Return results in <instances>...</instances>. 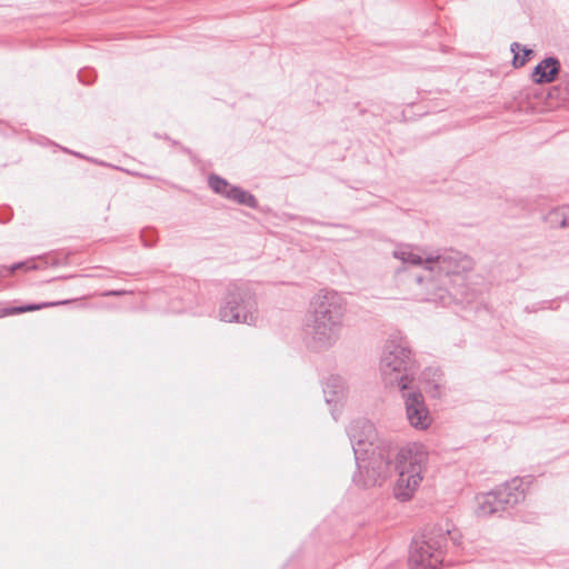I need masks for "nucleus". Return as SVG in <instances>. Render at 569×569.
Listing matches in <instances>:
<instances>
[{
	"mask_svg": "<svg viewBox=\"0 0 569 569\" xmlns=\"http://www.w3.org/2000/svg\"><path fill=\"white\" fill-rule=\"evenodd\" d=\"M393 256L397 259H400L403 263H410L413 266H423V268L426 269L425 258L418 253H415L413 251L409 250L408 248H400L398 250H395Z\"/></svg>",
	"mask_w": 569,
	"mask_h": 569,
	"instance_id": "15",
	"label": "nucleus"
},
{
	"mask_svg": "<svg viewBox=\"0 0 569 569\" xmlns=\"http://www.w3.org/2000/svg\"><path fill=\"white\" fill-rule=\"evenodd\" d=\"M127 293H130V292L126 291V290H109V291H106L102 296H104V297H120V296H123V295H127Z\"/></svg>",
	"mask_w": 569,
	"mask_h": 569,
	"instance_id": "20",
	"label": "nucleus"
},
{
	"mask_svg": "<svg viewBox=\"0 0 569 569\" xmlns=\"http://www.w3.org/2000/svg\"><path fill=\"white\" fill-rule=\"evenodd\" d=\"M561 71V64L558 58L547 57L542 59L531 73L532 82L536 84H546L553 82Z\"/></svg>",
	"mask_w": 569,
	"mask_h": 569,
	"instance_id": "10",
	"label": "nucleus"
},
{
	"mask_svg": "<svg viewBox=\"0 0 569 569\" xmlns=\"http://www.w3.org/2000/svg\"><path fill=\"white\" fill-rule=\"evenodd\" d=\"M323 392L328 403L338 402L343 397V383L341 378L331 377L327 380Z\"/></svg>",
	"mask_w": 569,
	"mask_h": 569,
	"instance_id": "13",
	"label": "nucleus"
},
{
	"mask_svg": "<svg viewBox=\"0 0 569 569\" xmlns=\"http://www.w3.org/2000/svg\"><path fill=\"white\" fill-rule=\"evenodd\" d=\"M416 361L411 350L401 338L389 339L380 360V372L386 386L397 387L401 391L411 389L416 375Z\"/></svg>",
	"mask_w": 569,
	"mask_h": 569,
	"instance_id": "3",
	"label": "nucleus"
},
{
	"mask_svg": "<svg viewBox=\"0 0 569 569\" xmlns=\"http://www.w3.org/2000/svg\"><path fill=\"white\" fill-rule=\"evenodd\" d=\"M219 318L224 322L253 325L258 318L254 292L247 282H231L227 287Z\"/></svg>",
	"mask_w": 569,
	"mask_h": 569,
	"instance_id": "4",
	"label": "nucleus"
},
{
	"mask_svg": "<svg viewBox=\"0 0 569 569\" xmlns=\"http://www.w3.org/2000/svg\"><path fill=\"white\" fill-rule=\"evenodd\" d=\"M227 199L252 209L257 208L258 206V201L253 194L237 186H232L231 188H229Z\"/></svg>",
	"mask_w": 569,
	"mask_h": 569,
	"instance_id": "12",
	"label": "nucleus"
},
{
	"mask_svg": "<svg viewBox=\"0 0 569 569\" xmlns=\"http://www.w3.org/2000/svg\"><path fill=\"white\" fill-rule=\"evenodd\" d=\"M426 276H416L415 279L418 283L423 280L433 287V282L440 280L441 277H449L451 274H459L471 269L469 258L457 250L438 251L437 254H429L425 257Z\"/></svg>",
	"mask_w": 569,
	"mask_h": 569,
	"instance_id": "6",
	"label": "nucleus"
},
{
	"mask_svg": "<svg viewBox=\"0 0 569 569\" xmlns=\"http://www.w3.org/2000/svg\"><path fill=\"white\" fill-rule=\"evenodd\" d=\"M209 187L213 192L221 194L227 198V193L229 192V188L232 186L223 178L218 174H210L208 178Z\"/></svg>",
	"mask_w": 569,
	"mask_h": 569,
	"instance_id": "16",
	"label": "nucleus"
},
{
	"mask_svg": "<svg viewBox=\"0 0 569 569\" xmlns=\"http://www.w3.org/2000/svg\"><path fill=\"white\" fill-rule=\"evenodd\" d=\"M449 535V530L439 527L423 535L421 541L415 540L408 560L410 569H439Z\"/></svg>",
	"mask_w": 569,
	"mask_h": 569,
	"instance_id": "5",
	"label": "nucleus"
},
{
	"mask_svg": "<svg viewBox=\"0 0 569 569\" xmlns=\"http://www.w3.org/2000/svg\"><path fill=\"white\" fill-rule=\"evenodd\" d=\"M373 432V425L367 419H356L350 422L347 429V433L352 445V449L357 461L359 460V451H367L365 446L367 442L371 443Z\"/></svg>",
	"mask_w": 569,
	"mask_h": 569,
	"instance_id": "8",
	"label": "nucleus"
},
{
	"mask_svg": "<svg viewBox=\"0 0 569 569\" xmlns=\"http://www.w3.org/2000/svg\"><path fill=\"white\" fill-rule=\"evenodd\" d=\"M428 462L429 453L422 443L412 442L399 450L390 446L377 447L365 466L367 476L362 485H381L393 472H398L393 495L398 500L408 501L420 486Z\"/></svg>",
	"mask_w": 569,
	"mask_h": 569,
	"instance_id": "1",
	"label": "nucleus"
},
{
	"mask_svg": "<svg viewBox=\"0 0 569 569\" xmlns=\"http://www.w3.org/2000/svg\"><path fill=\"white\" fill-rule=\"evenodd\" d=\"M347 305L330 289L319 290L310 300L305 333L315 349L327 350L340 339Z\"/></svg>",
	"mask_w": 569,
	"mask_h": 569,
	"instance_id": "2",
	"label": "nucleus"
},
{
	"mask_svg": "<svg viewBox=\"0 0 569 569\" xmlns=\"http://www.w3.org/2000/svg\"><path fill=\"white\" fill-rule=\"evenodd\" d=\"M28 268L29 269H34L36 267H34V264H32V266H28Z\"/></svg>",
	"mask_w": 569,
	"mask_h": 569,
	"instance_id": "21",
	"label": "nucleus"
},
{
	"mask_svg": "<svg viewBox=\"0 0 569 569\" xmlns=\"http://www.w3.org/2000/svg\"><path fill=\"white\" fill-rule=\"evenodd\" d=\"M505 511L499 502V498L495 495L493 490L478 497L477 515L479 517H489Z\"/></svg>",
	"mask_w": 569,
	"mask_h": 569,
	"instance_id": "11",
	"label": "nucleus"
},
{
	"mask_svg": "<svg viewBox=\"0 0 569 569\" xmlns=\"http://www.w3.org/2000/svg\"><path fill=\"white\" fill-rule=\"evenodd\" d=\"M28 266V262H17L13 263L10 267L7 266H0V278H6L12 274L16 270H19L21 268H24Z\"/></svg>",
	"mask_w": 569,
	"mask_h": 569,
	"instance_id": "19",
	"label": "nucleus"
},
{
	"mask_svg": "<svg viewBox=\"0 0 569 569\" xmlns=\"http://www.w3.org/2000/svg\"><path fill=\"white\" fill-rule=\"evenodd\" d=\"M402 397L406 405L407 419L411 427L426 430L432 422L422 393L418 390H405Z\"/></svg>",
	"mask_w": 569,
	"mask_h": 569,
	"instance_id": "7",
	"label": "nucleus"
},
{
	"mask_svg": "<svg viewBox=\"0 0 569 569\" xmlns=\"http://www.w3.org/2000/svg\"><path fill=\"white\" fill-rule=\"evenodd\" d=\"M56 305H58V303L53 302V303H43V305H26V306H20V307H9V308L1 309L0 316L7 317V316L28 312V311L39 310L42 307L56 306Z\"/></svg>",
	"mask_w": 569,
	"mask_h": 569,
	"instance_id": "17",
	"label": "nucleus"
},
{
	"mask_svg": "<svg viewBox=\"0 0 569 569\" xmlns=\"http://www.w3.org/2000/svg\"><path fill=\"white\" fill-rule=\"evenodd\" d=\"M547 221L551 227L567 228L569 227V206H562L552 209L548 216Z\"/></svg>",
	"mask_w": 569,
	"mask_h": 569,
	"instance_id": "14",
	"label": "nucleus"
},
{
	"mask_svg": "<svg viewBox=\"0 0 569 569\" xmlns=\"http://www.w3.org/2000/svg\"><path fill=\"white\" fill-rule=\"evenodd\" d=\"M493 492L499 498L502 508L507 510L525 499L523 481L520 478H513L493 489Z\"/></svg>",
	"mask_w": 569,
	"mask_h": 569,
	"instance_id": "9",
	"label": "nucleus"
},
{
	"mask_svg": "<svg viewBox=\"0 0 569 569\" xmlns=\"http://www.w3.org/2000/svg\"><path fill=\"white\" fill-rule=\"evenodd\" d=\"M519 50H520V44L518 42H513L511 44V51L513 53L512 64L515 68L523 67L526 64V62L528 61L530 54H532L531 49L523 48L522 49L523 56L519 54Z\"/></svg>",
	"mask_w": 569,
	"mask_h": 569,
	"instance_id": "18",
	"label": "nucleus"
}]
</instances>
